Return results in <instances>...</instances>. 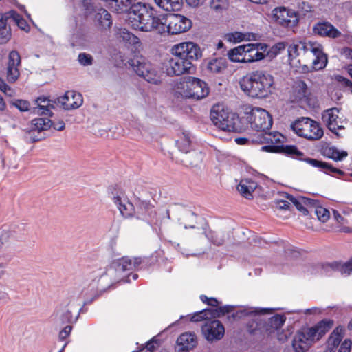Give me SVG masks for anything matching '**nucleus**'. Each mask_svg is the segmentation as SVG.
Instances as JSON below:
<instances>
[{
  "label": "nucleus",
  "mask_w": 352,
  "mask_h": 352,
  "mask_svg": "<svg viewBox=\"0 0 352 352\" xmlns=\"http://www.w3.org/2000/svg\"><path fill=\"white\" fill-rule=\"evenodd\" d=\"M95 21L103 29L109 28L112 24L111 14L103 8L98 10L95 15Z\"/></svg>",
  "instance_id": "obj_39"
},
{
  "label": "nucleus",
  "mask_w": 352,
  "mask_h": 352,
  "mask_svg": "<svg viewBox=\"0 0 352 352\" xmlns=\"http://www.w3.org/2000/svg\"><path fill=\"white\" fill-rule=\"evenodd\" d=\"M71 47L78 49L88 48L92 42V37L87 30L77 27L68 38Z\"/></svg>",
  "instance_id": "obj_19"
},
{
  "label": "nucleus",
  "mask_w": 352,
  "mask_h": 352,
  "mask_svg": "<svg viewBox=\"0 0 352 352\" xmlns=\"http://www.w3.org/2000/svg\"><path fill=\"white\" fill-rule=\"evenodd\" d=\"M78 60L80 65L89 66L92 65L93 58L90 54L83 52L78 54Z\"/></svg>",
  "instance_id": "obj_55"
},
{
  "label": "nucleus",
  "mask_w": 352,
  "mask_h": 352,
  "mask_svg": "<svg viewBox=\"0 0 352 352\" xmlns=\"http://www.w3.org/2000/svg\"><path fill=\"white\" fill-rule=\"evenodd\" d=\"M227 67V60L224 57H213L207 62V69L212 73L219 74Z\"/></svg>",
  "instance_id": "obj_36"
},
{
  "label": "nucleus",
  "mask_w": 352,
  "mask_h": 352,
  "mask_svg": "<svg viewBox=\"0 0 352 352\" xmlns=\"http://www.w3.org/2000/svg\"><path fill=\"white\" fill-rule=\"evenodd\" d=\"M335 79L338 82L341 83L346 87H348L350 89L351 92L352 93V82L351 81H350L349 79H347L342 76H340V75L336 76Z\"/></svg>",
  "instance_id": "obj_61"
},
{
  "label": "nucleus",
  "mask_w": 352,
  "mask_h": 352,
  "mask_svg": "<svg viewBox=\"0 0 352 352\" xmlns=\"http://www.w3.org/2000/svg\"><path fill=\"white\" fill-rule=\"evenodd\" d=\"M286 47V44L284 42H280L276 43L270 48L267 49L265 52V57L267 56L270 58H273L283 51Z\"/></svg>",
  "instance_id": "obj_49"
},
{
  "label": "nucleus",
  "mask_w": 352,
  "mask_h": 352,
  "mask_svg": "<svg viewBox=\"0 0 352 352\" xmlns=\"http://www.w3.org/2000/svg\"><path fill=\"white\" fill-rule=\"evenodd\" d=\"M206 236L214 245H221L223 243L225 239L224 234L220 232H214L210 231L206 233Z\"/></svg>",
  "instance_id": "obj_52"
},
{
  "label": "nucleus",
  "mask_w": 352,
  "mask_h": 352,
  "mask_svg": "<svg viewBox=\"0 0 352 352\" xmlns=\"http://www.w3.org/2000/svg\"><path fill=\"white\" fill-rule=\"evenodd\" d=\"M200 298L203 302L212 307H217L219 304V301L214 298H208L206 296L201 295Z\"/></svg>",
  "instance_id": "obj_62"
},
{
  "label": "nucleus",
  "mask_w": 352,
  "mask_h": 352,
  "mask_svg": "<svg viewBox=\"0 0 352 352\" xmlns=\"http://www.w3.org/2000/svg\"><path fill=\"white\" fill-rule=\"evenodd\" d=\"M239 82L241 90L248 96L264 98L272 94L274 80L268 72L256 70L243 76Z\"/></svg>",
  "instance_id": "obj_5"
},
{
  "label": "nucleus",
  "mask_w": 352,
  "mask_h": 352,
  "mask_svg": "<svg viewBox=\"0 0 352 352\" xmlns=\"http://www.w3.org/2000/svg\"><path fill=\"white\" fill-rule=\"evenodd\" d=\"M135 0H111L109 3L110 9L116 13L129 12L132 10V7Z\"/></svg>",
  "instance_id": "obj_31"
},
{
  "label": "nucleus",
  "mask_w": 352,
  "mask_h": 352,
  "mask_svg": "<svg viewBox=\"0 0 352 352\" xmlns=\"http://www.w3.org/2000/svg\"><path fill=\"white\" fill-rule=\"evenodd\" d=\"M195 70L192 62L177 55H173L166 64V72L168 76H179L191 74Z\"/></svg>",
  "instance_id": "obj_17"
},
{
  "label": "nucleus",
  "mask_w": 352,
  "mask_h": 352,
  "mask_svg": "<svg viewBox=\"0 0 352 352\" xmlns=\"http://www.w3.org/2000/svg\"><path fill=\"white\" fill-rule=\"evenodd\" d=\"M343 336L344 329L342 327H336L329 336L324 352H350L352 342L350 339H345L341 343Z\"/></svg>",
  "instance_id": "obj_15"
},
{
  "label": "nucleus",
  "mask_w": 352,
  "mask_h": 352,
  "mask_svg": "<svg viewBox=\"0 0 352 352\" xmlns=\"http://www.w3.org/2000/svg\"><path fill=\"white\" fill-rule=\"evenodd\" d=\"M245 52V63L261 60L265 57L267 45L263 43H250L243 45Z\"/></svg>",
  "instance_id": "obj_21"
},
{
  "label": "nucleus",
  "mask_w": 352,
  "mask_h": 352,
  "mask_svg": "<svg viewBox=\"0 0 352 352\" xmlns=\"http://www.w3.org/2000/svg\"><path fill=\"white\" fill-rule=\"evenodd\" d=\"M190 85L191 98L200 100L206 97L209 94L207 84L199 78L192 77Z\"/></svg>",
  "instance_id": "obj_28"
},
{
  "label": "nucleus",
  "mask_w": 352,
  "mask_h": 352,
  "mask_svg": "<svg viewBox=\"0 0 352 352\" xmlns=\"http://www.w3.org/2000/svg\"><path fill=\"white\" fill-rule=\"evenodd\" d=\"M273 207L275 209L280 210H289L290 201L287 199V200L283 199H276L274 201Z\"/></svg>",
  "instance_id": "obj_54"
},
{
  "label": "nucleus",
  "mask_w": 352,
  "mask_h": 352,
  "mask_svg": "<svg viewBox=\"0 0 352 352\" xmlns=\"http://www.w3.org/2000/svg\"><path fill=\"white\" fill-rule=\"evenodd\" d=\"M312 206L314 208V213L319 221L323 223L328 221L330 217V212L327 208L320 206L319 204L314 200Z\"/></svg>",
  "instance_id": "obj_45"
},
{
  "label": "nucleus",
  "mask_w": 352,
  "mask_h": 352,
  "mask_svg": "<svg viewBox=\"0 0 352 352\" xmlns=\"http://www.w3.org/2000/svg\"><path fill=\"white\" fill-rule=\"evenodd\" d=\"M244 113L251 128L256 131L254 136H258L259 133L270 129L273 122L272 118L266 110L246 105L244 107Z\"/></svg>",
  "instance_id": "obj_11"
},
{
  "label": "nucleus",
  "mask_w": 352,
  "mask_h": 352,
  "mask_svg": "<svg viewBox=\"0 0 352 352\" xmlns=\"http://www.w3.org/2000/svg\"><path fill=\"white\" fill-rule=\"evenodd\" d=\"M82 95L74 91H67L63 96L58 98L60 106L67 110L78 108L82 105Z\"/></svg>",
  "instance_id": "obj_24"
},
{
  "label": "nucleus",
  "mask_w": 352,
  "mask_h": 352,
  "mask_svg": "<svg viewBox=\"0 0 352 352\" xmlns=\"http://www.w3.org/2000/svg\"><path fill=\"white\" fill-rule=\"evenodd\" d=\"M204 338L209 342L221 340L225 333L223 325L219 320H207L201 327Z\"/></svg>",
  "instance_id": "obj_20"
},
{
  "label": "nucleus",
  "mask_w": 352,
  "mask_h": 352,
  "mask_svg": "<svg viewBox=\"0 0 352 352\" xmlns=\"http://www.w3.org/2000/svg\"><path fill=\"white\" fill-rule=\"evenodd\" d=\"M257 187V184L252 179H243L237 186L240 194L246 199H252V193Z\"/></svg>",
  "instance_id": "obj_35"
},
{
  "label": "nucleus",
  "mask_w": 352,
  "mask_h": 352,
  "mask_svg": "<svg viewBox=\"0 0 352 352\" xmlns=\"http://www.w3.org/2000/svg\"><path fill=\"white\" fill-rule=\"evenodd\" d=\"M129 66L140 76H142L147 82L158 85L162 80V72L153 66L145 57L142 56H134L129 61Z\"/></svg>",
  "instance_id": "obj_10"
},
{
  "label": "nucleus",
  "mask_w": 352,
  "mask_h": 352,
  "mask_svg": "<svg viewBox=\"0 0 352 352\" xmlns=\"http://www.w3.org/2000/svg\"><path fill=\"white\" fill-rule=\"evenodd\" d=\"M10 37V28H0V43H6Z\"/></svg>",
  "instance_id": "obj_59"
},
{
  "label": "nucleus",
  "mask_w": 352,
  "mask_h": 352,
  "mask_svg": "<svg viewBox=\"0 0 352 352\" xmlns=\"http://www.w3.org/2000/svg\"><path fill=\"white\" fill-rule=\"evenodd\" d=\"M94 283L90 287L80 294L74 292L66 298L60 307H57L51 318L56 324L75 322L78 317L82 302H91L98 296V290L94 289Z\"/></svg>",
  "instance_id": "obj_2"
},
{
  "label": "nucleus",
  "mask_w": 352,
  "mask_h": 352,
  "mask_svg": "<svg viewBox=\"0 0 352 352\" xmlns=\"http://www.w3.org/2000/svg\"><path fill=\"white\" fill-rule=\"evenodd\" d=\"M163 10L170 12L179 10L182 6L181 0H154Z\"/></svg>",
  "instance_id": "obj_41"
},
{
  "label": "nucleus",
  "mask_w": 352,
  "mask_h": 352,
  "mask_svg": "<svg viewBox=\"0 0 352 352\" xmlns=\"http://www.w3.org/2000/svg\"><path fill=\"white\" fill-rule=\"evenodd\" d=\"M162 20L165 26L164 33L168 32L170 34L185 32L192 27L191 20L179 14H168Z\"/></svg>",
  "instance_id": "obj_13"
},
{
  "label": "nucleus",
  "mask_w": 352,
  "mask_h": 352,
  "mask_svg": "<svg viewBox=\"0 0 352 352\" xmlns=\"http://www.w3.org/2000/svg\"><path fill=\"white\" fill-rule=\"evenodd\" d=\"M245 50L243 45H241L230 50L227 53V56L231 62L245 63Z\"/></svg>",
  "instance_id": "obj_38"
},
{
  "label": "nucleus",
  "mask_w": 352,
  "mask_h": 352,
  "mask_svg": "<svg viewBox=\"0 0 352 352\" xmlns=\"http://www.w3.org/2000/svg\"><path fill=\"white\" fill-rule=\"evenodd\" d=\"M309 52L315 57L312 60V68L314 70H320L325 67L327 57L320 43L302 39L294 41L288 47V54L290 58L305 56Z\"/></svg>",
  "instance_id": "obj_7"
},
{
  "label": "nucleus",
  "mask_w": 352,
  "mask_h": 352,
  "mask_svg": "<svg viewBox=\"0 0 352 352\" xmlns=\"http://www.w3.org/2000/svg\"><path fill=\"white\" fill-rule=\"evenodd\" d=\"M142 263L138 257L124 256L118 260L113 261L105 270L100 274L98 280L100 290H104L116 282L123 280L129 283L131 276L133 280L138 277L137 274L127 273V272L135 270Z\"/></svg>",
  "instance_id": "obj_3"
},
{
  "label": "nucleus",
  "mask_w": 352,
  "mask_h": 352,
  "mask_svg": "<svg viewBox=\"0 0 352 352\" xmlns=\"http://www.w3.org/2000/svg\"><path fill=\"white\" fill-rule=\"evenodd\" d=\"M291 128L298 136L307 140H318L323 135L319 124L309 118H302L295 121Z\"/></svg>",
  "instance_id": "obj_12"
},
{
  "label": "nucleus",
  "mask_w": 352,
  "mask_h": 352,
  "mask_svg": "<svg viewBox=\"0 0 352 352\" xmlns=\"http://www.w3.org/2000/svg\"><path fill=\"white\" fill-rule=\"evenodd\" d=\"M314 34L321 36H327L332 38H338L340 36V32L329 22H319L313 27Z\"/></svg>",
  "instance_id": "obj_27"
},
{
  "label": "nucleus",
  "mask_w": 352,
  "mask_h": 352,
  "mask_svg": "<svg viewBox=\"0 0 352 352\" xmlns=\"http://www.w3.org/2000/svg\"><path fill=\"white\" fill-rule=\"evenodd\" d=\"M284 136L278 132L261 133L258 136H254L251 141L258 144H270V145L263 146L262 151L272 153L283 152L292 157L298 158L302 155V153L298 150L295 146H284L280 144L283 142Z\"/></svg>",
  "instance_id": "obj_8"
},
{
  "label": "nucleus",
  "mask_w": 352,
  "mask_h": 352,
  "mask_svg": "<svg viewBox=\"0 0 352 352\" xmlns=\"http://www.w3.org/2000/svg\"><path fill=\"white\" fill-rule=\"evenodd\" d=\"M82 9L84 12L85 16L87 17L89 14H91L92 11L94 10L91 0H82Z\"/></svg>",
  "instance_id": "obj_57"
},
{
  "label": "nucleus",
  "mask_w": 352,
  "mask_h": 352,
  "mask_svg": "<svg viewBox=\"0 0 352 352\" xmlns=\"http://www.w3.org/2000/svg\"><path fill=\"white\" fill-rule=\"evenodd\" d=\"M119 34L124 41L128 42L129 44L136 46L140 43V38L126 29H121Z\"/></svg>",
  "instance_id": "obj_48"
},
{
  "label": "nucleus",
  "mask_w": 352,
  "mask_h": 352,
  "mask_svg": "<svg viewBox=\"0 0 352 352\" xmlns=\"http://www.w3.org/2000/svg\"><path fill=\"white\" fill-rule=\"evenodd\" d=\"M210 8L217 13L222 12L226 10L228 7V0H210Z\"/></svg>",
  "instance_id": "obj_50"
},
{
  "label": "nucleus",
  "mask_w": 352,
  "mask_h": 352,
  "mask_svg": "<svg viewBox=\"0 0 352 352\" xmlns=\"http://www.w3.org/2000/svg\"><path fill=\"white\" fill-rule=\"evenodd\" d=\"M197 343V338L195 333H184L177 340V352H188L195 347Z\"/></svg>",
  "instance_id": "obj_26"
},
{
  "label": "nucleus",
  "mask_w": 352,
  "mask_h": 352,
  "mask_svg": "<svg viewBox=\"0 0 352 352\" xmlns=\"http://www.w3.org/2000/svg\"><path fill=\"white\" fill-rule=\"evenodd\" d=\"M285 198L287 199L291 203H292L296 208L304 214L308 213L307 209L305 206H312L314 200L305 197H294L293 195L287 194Z\"/></svg>",
  "instance_id": "obj_34"
},
{
  "label": "nucleus",
  "mask_w": 352,
  "mask_h": 352,
  "mask_svg": "<svg viewBox=\"0 0 352 352\" xmlns=\"http://www.w3.org/2000/svg\"><path fill=\"white\" fill-rule=\"evenodd\" d=\"M271 337H276L279 341L284 342L287 339V334L280 328Z\"/></svg>",
  "instance_id": "obj_64"
},
{
  "label": "nucleus",
  "mask_w": 352,
  "mask_h": 352,
  "mask_svg": "<svg viewBox=\"0 0 352 352\" xmlns=\"http://www.w3.org/2000/svg\"><path fill=\"white\" fill-rule=\"evenodd\" d=\"M272 20L283 28H293L298 24V14L286 7H277L272 11Z\"/></svg>",
  "instance_id": "obj_14"
},
{
  "label": "nucleus",
  "mask_w": 352,
  "mask_h": 352,
  "mask_svg": "<svg viewBox=\"0 0 352 352\" xmlns=\"http://www.w3.org/2000/svg\"><path fill=\"white\" fill-rule=\"evenodd\" d=\"M12 20L23 30L28 32L29 30V25L25 20L22 18L16 12L11 10Z\"/></svg>",
  "instance_id": "obj_51"
},
{
  "label": "nucleus",
  "mask_w": 352,
  "mask_h": 352,
  "mask_svg": "<svg viewBox=\"0 0 352 352\" xmlns=\"http://www.w3.org/2000/svg\"><path fill=\"white\" fill-rule=\"evenodd\" d=\"M153 207L147 201L139 200L137 204V210L135 216L138 219H144L146 217H151Z\"/></svg>",
  "instance_id": "obj_37"
},
{
  "label": "nucleus",
  "mask_w": 352,
  "mask_h": 352,
  "mask_svg": "<svg viewBox=\"0 0 352 352\" xmlns=\"http://www.w3.org/2000/svg\"><path fill=\"white\" fill-rule=\"evenodd\" d=\"M224 39L230 43H237L244 41H250V34L241 32H229L224 35Z\"/></svg>",
  "instance_id": "obj_44"
},
{
  "label": "nucleus",
  "mask_w": 352,
  "mask_h": 352,
  "mask_svg": "<svg viewBox=\"0 0 352 352\" xmlns=\"http://www.w3.org/2000/svg\"><path fill=\"white\" fill-rule=\"evenodd\" d=\"M232 307L230 305L218 307L215 309H206L200 312H198L191 317V320L197 322L208 318V316L214 317H221L226 313L232 311Z\"/></svg>",
  "instance_id": "obj_25"
},
{
  "label": "nucleus",
  "mask_w": 352,
  "mask_h": 352,
  "mask_svg": "<svg viewBox=\"0 0 352 352\" xmlns=\"http://www.w3.org/2000/svg\"><path fill=\"white\" fill-rule=\"evenodd\" d=\"M191 76L184 78L181 80L176 83L174 87V91L175 96L177 97H182L186 98H191Z\"/></svg>",
  "instance_id": "obj_29"
},
{
  "label": "nucleus",
  "mask_w": 352,
  "mask_h": 352,
  "mask_svg": "<svg viewBox=\"0 0 352 352\" xmlns=\"http://www.w3.org/2000/svg\"><path fill=\"white\" fill-rule=\"evenodd\" d=\"M12 104L19 109L21 111H26L29 110L30 104L27 100H16L12 102Z\"/></svg>",
  "instance_id": "obj_58"
},
{
  "label": "nucleus",
  "mask_w": 352,
  "mask_h": 352,
  "mask_svg": "<svg viewBox=\"0 0 352 352\" xmlns=\"http://www.w3.org/2000/svg\"><path fill=\"white\" fill-rule=\"evenodd\" d=\"M296 12L298 14L299 19L300 16H311L314 10L311 4L305 1H301L298 3V10Z\"/></svg>",
  "instance_id": "obj_47"
},
{
  "label": "nucleus",
  "mask_w": 352,
  "mask_h": 352,
  "mask_svg": "<svg viewBox=\"0 0 352 352\" xmlns=\"http://www.w3.org/2000/svg\"><path fill=\"white\" fill-rule=\"evenodd\" d=\"M0 90L6 95L12 97L14 96L15 91L10 87H9L5 81L0 78Z\"/></svg>",
  "instance_id": "obj_56"
},
{
  "label": "nucleus",
  "mask_w": 352,
  "mask_h": 352,
  "mask_svg": "<svg viewBox=\"0 0 352 352\" xmlns=\"http://www.w3.org/2000/svg\"><path fill=\"white\" fill-rule=\"evenodd\" d=\"M333 324L331 320H324L314 327L297 331L292 341L294 352H307L314 342L319 340L329 331Z\"/></svg>",
  "instance_id": "obj_6"
},
{
  "label": "nucleus",
  "mask_w": 352,
  "mask_h": 352,
  "mask_svg": "<svg viewBox=\"0 0 352 352\" xmlns=\"http://www.w3.org/2000/svg\"><path fill=\"white\" fill-rule=\"evenodd\" d=\"M173 55H177L188 61L198 60L202 53L199 45L193 42H182L173 46Z\"/></svg>",
  "instance_id": "obj_16"
},
{
  "label": "nucleus",
  "mask_w": 352,
  "mask_h": 352,
  "mask_svg": "<svg viewBox=\"0 0 352 352\" xmlns=\"http://www.w3.org/2000/svg\"><path fill=\"white\" fill-rule=\"evenodd\" d=\"M37 104L34 112L38 115L52 116V109L54 108V102L47 97H38L36 100Z\"/></svg>",
  "instance_id": "obj_30"
},
{
  "label": "nucleus",
  "mask_w": 352,
  "mask_h": 352,
  "mask_svg": "<svg viewBox=\"0 0 352 352\" xmlns=\"http://www.w3.org/2000/svg\"><path fill=\"white\" fill-rule=\"evenodd\" d=\"M322 266L327 272H328L329 268H331L333 270L340 272L344 276L352 274V258L344 263L334 262Z\"/></svg>",
  "instance_id": "obj_33"
},
{
  "label": "nucleus",
  "mask_w": 352,
  "mask_h": 352,
  "mask_svg": "<svg viewBox=\"0 0 352 352\" xmlns=\"http://www.w3.org/2000/svg\"><path fill=\"white\" fill-rule=\"evenodd\" d=\"M111 198L122 217L126 219L135 217V207L124 192H112Z\"/></svg>",
  "instance_id": "obj_18"
},
{
  "label": "nucleus",
  "mask_w": 352,
  "mask_h": 352,
  "mask_svg": "<svg viewBox=\"0 0 352 352\" xmlns=\"http://www.w3.org/2000/svg\"><path fill=\"white\" fill-rule=\"evenodd\" d=\"M305 161L311 165L313 167L318 168L321 170H323L326 173H339L342 174L343 172L340 170H338L336 168L332 167L327 162H324L322 161L317 160L316 159L307 158L305 159Z\"/></svg>",
  "instance_id": "obj_40"
},
{
  "label": "nucleus",
  "mask_w": 352,
  "mask_h": 352,
  "mask_svg": "<svg viewBox=\"0 0 352 352\" xmlns=\"http://www.w3.org/2000/svg\"><path fill=\"white\" fill-rule=\"evenodd\" d=\"M72 327L70 325L65 327L59 333V340H65L71 333Z\"/></svg>",
  "instance_id": "obj_63"
},
{
  "label": "nucleus",
  "mask_w": 352,
  "mask_h": 352,
  "mask_svg": "<svg viewBox=\"0 0 352 352\" xmlns=\"http://www.w3.org/2000/svg\"><path fill=\"white\" fill-rule=\"evenodd\" d=\"M338 113L339 110L337 108H332L324 111L322 115V119L328 129L337 135V130L344 128Z\"/></svg>",
  "instance_id": "obj_23"
},
{
  "label": "nucleus",
  "mask_w": 352,
  "mask_h": 352,
  "mask_svg": "<svg viewBox=\"0 0 352 352\" xmlns=\"http://www.w3.org/2000/svg\"><path fill=\"white\" fill-rule=\"evenodd\" d=\"M176 144L182 152L185 153H188L191 146L190 133L187 131L182 132L176 141Z\"/></svg>",
  "instance_id": "obj_42"
},
{
  "label": "nucleus",
  "mask_w": 352,
  "mask_h": 352,
  "mask_svg": "<svg viewBox=\"0 0 352 352\" xmlns=\"http://www.w3.org/2000/svg\"><path fill=\"white\" fill-rule=\"evenodd\" d=\"M273 310L274 309L244 307L237 314L239 317L248 318L250 320L248 329L250 333L272 336L282 327L285 322V316L276 314L271 317L267 322H264L263 316L272 314Z\"/></svg>",
  "instance_id": "obj_1"
},
{
  "label": "nucleus",
  "mask_w": 352,
  "mask_h": 352,
  "mask_svg": "<svg viewBox=\"0 0 352 352\" xmlns=\"http://www.w3.org/2000/svg\"><path fill=\"white\" fill-rule=\"evenodd\" d=\"M203 160V154L201 152L194 151L186 156V161H189V164L193 166L198 165Z\"/></svg>",
  "instance_id": "obj_53"
},
{
  "label": "nucleus",
  "mask_w": 352,
  "mask_h": 352,
  "mask_svg": "<svg viewBox=\"0 0 352 352\" xmlns=\"http://www.w3.org/2000/svg\"><path fill=\"white\" fill-rule=\"evenodd\" d=\"M52 126V121L47 118H38L32 120V131H45Z\"/></svg>",
  "instance_id": "obj_43"
},
{
  "label": "nucleus",
  "mask_w": 352,
  "mask_h": 352,
  "mask_svg": "<svg viewBox=\"0 0 352 352\" xmlns=\"http://www.w3.org/2000/svg\"><path fill=\"white\" fill-rule=\"evenodd\" d=\"M210 117L213 124L223 131L239 132L242 129L237 114L223 106H214L211 110Z\"/></svg>",
  "instance_id": "obj_9"
},
{
  "label": "nucleus",
  "mask_w": 352,
  "mask_h": 352,
  "mask_svg": "<svg viewBox=\"0 0 352 352\" xmlns=\"http://www.w3.org/2000/svg\"><path fill=\"white\" fill-rule=\"evenodd\" d=\"M294 96L295 100L307 102L309 100V91L304 81L298 80L294 86Z\"/></svg>",
  "instance_id": "obj_32"
},
{
  "label": "nucleus",
  "mask_w": 352,
  "mask_h": 352,
  "mask_svg": "<svg viewBox=\"0 0 352 352\" xmlns=\"http://www.w3.org/2000/svg\"><path fill=\"white\" fill-rule=\"evenodd\" d=\"M326 155L335 161H341L345 158L348 153L344 151H339L336 147H329L325 150Z\"/></svg>",
  "instance_id": "obj_46"
},
{
  "label": "nucleus",
  "mask_w": 352,
  "mask_h": 352,
  "mask_svg": "<svg viewBox=\"0 0 352 352\" xmlns=\"http://www.w3.org/2000/svg\"><path fill=\"white\" fill-rule=\"evenodd\" d=\"M126 22L135 30L142 32L156 31L159 34L164 33L165 26L161 18L153 14L152 9L144 4L138 3L133 5L128 12Z\"/></svg>",
  "instance_id": "obj_4"
},
{
  "label": "nucleus",
  "mask_w": 352,
  "mask_h": 352,
  "mask_svg": "<svg viewBox=\"0 0 352 352\" xmlns=\"http://www.w3.org/2000/svg\"><path fill=\"white\" fill-rule=\"evenodd\" d=\"M20 65V54L16 51H11L8 56L6 68V78L9 82H14L19 78Z\"/></svg>",
  "instance_id": "obj_22"
},
{
  "label": "nucleus",
  "mask_w": 352,
  "mask_h": 352,
  "mask_svg": "<svg viewBox=\"0 0 352 352\" xmlns=\"http://www.w3.org/2000/svg\"><path fill=\"white\" fill-rule=\"evenodd\" d=\"M8 20H12L11 11L0 14V28H8L7 25Z\"/></svg>",
  "instance_id": "obj_60"
}]
</instances>
